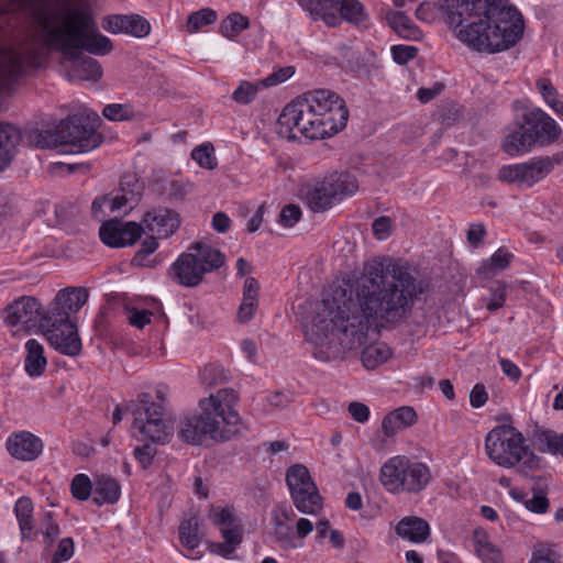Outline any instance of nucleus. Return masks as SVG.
I'll return each instance as SVG.
<instances>
[{"label":"nucleus","mask_w":563,"mask_h":563,"mask_svg":"<svg viewBox=\"0 0 563 563\" xmlns=\"http://www.w3.org/2000/svg\"><path fill=\"white\" fill-rule=\"evenodd\" d=\"M423 292L409 268L390 257L373 260L350 289L335 287L322 299L318 320L305 325L313 355L329 361L339 352L361 346L371 329L398 324L411 312Z\"/></svg>","instance_id":"obj_1"},{"label":"nucleus","mask_w":563,"mask_h":563,"mask_svg":"<svg viewBox=\"0 0 563 563\" xmlns=\"http://www.w3.org/2000/svg\"><path fill=\"white\" fill-rule=\"evenodd\" d=\"M441 8L456 37L472 51L505 52L523 36V15L509 0H442Z\"/></svg>","instance_id":"obj_2"},{"label":"nucleus","mask_w":563,"mask_h":563,"mask_svg":"<svg viewBox=\"0 0 563 563\" xmlns=\"http://www.w3.org/2000/svg\"><path fill=\"white\" fill-rule=\"evenodd\" d=\"M349 110L335 92L316 90L288 103L278 118L279 134L297 139L296 131L310 140L330 137L345 128Z\"/></svg>","instance_id":"obj_3"},{"label":"nucleus","mask_w":563,"mask_h":563,"mask_svg":"<svg viewBox=\"0 0 563 563\" xmlns=\"http://www.w3.org/2000/svg\"><path fill=\"white\" fill-rule=\"evenodd\" d=\"M238 402L239 396L233 388H221L201 399V413L187 416L181 421V439L191 444H201L207 438L214 441L230 440L240 431Z\"/></svg>","instance_id":"obj_4"},{"label":"nucleus","mask_w":563,"mask_h":563,"mask_svg":"<svg viewBox=\"0 0 563 563\" xmlns=\"http://www.w3.org/2000/svg\"><path fill=\"white\" fill-rule=\"evenodd\" d=\"M562 133L561 126L543 109H526L507 129L501 148L510 156L530 153L534 147L555 143Z\"/></svg>","instance_id":"obj_5"},{"label":"nucleus","mask_w":563,"mask_h":563,"mask_svg":"<svg viewBox=\"0 0 563 563\" xmlns=\"http://www.w3.org/2000/svg\"><path fill=\"white\" fill-rule=\"evenodd\" d=\"M488 457L499 466H519L527 474L539 466V457L525 443L523 435L512 426L501 424L492 429L485 438Z\"/></svg>","instance_id":"obj_6"},{"label":"nucleus","mask_w":563,"mask_h":563,"mask_svg":"<svg viewBox=\"0 0 563 563\" xmlns=\"http://www.w3.org/2000/svg\"><path fill=\"white\" fill-rule=\"evenodd\" d=\"M103 142L89 117L75 114L63 120L54 132L40 134L37 145L62 147V153L78 154L96 150Z\"/></svg>","instance_id":"obj_7"},{"label":"nucleus","mask_w":563,"mask_h":563,"mask_svg":"<svg viewBox=\"0 0 563 563\" xmlns=\"http://www.w3.org/2000/svg\"><path fill=\"white\" fill-rule=\"evenodd\" d=\"M225 263V256L219 250L195 242L188 252L181 253L169 268L172 278L185 287L198 286L207 273L219 269Z\"/></svg>","instance_id":"obj_8"},{"label":"nucleus","mask_w":563,"mask_h":563,"mask_svg":"<svg viewBox=\"0 0 563 563\" xmlns=\"http://www.w3.org/2000/svg\"><path fill=\"white\" fill-rule=\"evenodd\" d=\"M431 478L429 467L405 455L388 459L380 468V482L393 494L419 493Z\"/></svg>","instance_id":"obj_9"},{"label":"nucleus","mask_w":563,"mask_h":563,"mask_svg":"<svg viewBox=\"0 0 563 563\" xmlns=\"http://www.w3.org/2000/svg\"><path fill=\"white\" fill-rule=\"evenodd\" d=\"M313 20H322L334 27L342 20L355 25H363L368 15L358 0H296Z\"/></svg>","instance_id":"obj_10"},{"label":"nucleus","mask_w":563,"mask_h":563,"mask_svg":"<svg viewBox=\"0 0 563 563\" xmlns=\"http://www.w3.org/2000/svg\"><path fill=\"white\" fill-rule=\"evenodd\" d=\"M358 188L354 176L333 173L318 181L306 194V200L311 210L323 212L336 201L353 195Z\"/></svg>","instance_id":"obj_11"},{"label":"nucleus","mask_w":563,"mask_h":563,"mask_svg":"<svg viewBox=\"0 0 563 563\" xmlns=\"http://www.w3.org/2000/svg\"><path fill=\"white\" fill-rule=\"evenodd\" d=\"M137 401L139 406L133 410L132 435L139 441L164 442L168 437L164 407L151 401L146 393L141 394Z\"/></svg>","instance_id":"obj_12"},{"label":"nucleus","mask_w":563,"mask_h":563,"mask_svg":"<svg viewBox=\"0 0 563 563\" xmlns=\"http://www.w3.org/2000/svg\"><path fill=\"white\" fill-rule=\"evenodd\" d=\"M553 168V158L537 156L527 162L503 165L498 169L497 179L523 190L544 179Z\"/></svg>","instance_id":"obj_13"},{"label":"nucleus","mask_w":563,"mask_h":563,"mask_svg":"<svg viewBox=\"0 0 563 563\" xmlns=\"http://www.w3.org/2000/svg\"><path fill=\"white\" fill-rule=\"evenodd\" d=\"M286 483L294 505L300 512L313 515L322 508V498L305 465L290 466L286 473Z\"/></svg>","instance_id":"obj_14"},{"label":"nucleus","mask_w":563,"mask_h":563,"mask_svg":"<svg viewBox=\"0 0 563 563\" xmlns=\"http://www.w3.org/2000/svg\"><path fill=\"white\" fill-rule=\"evenodd\" d=\"M296 514L286 505H277L272 510L274 536L279 547L284 550H294L303 547V539L313 531V523L307 518H299L295 531L289 521L295 519Z\"/></svg>","instance_id":"obj_15"},{"label":"nucleus","mask_w":563,"mask_h":563,"mask_svg":"<svg viewBox=\"0 0 563 563\" xmlns=\"http://www.w3.org/2000/svg\"><path fill=\"white\" fill-rule=\"evenodd\" d=\"M47 311L32 296H22L10 303L4 310V322L9 327H19L26 332L46 324Z\"/></svg>","instance_id":"obj_16"},{"label":"nucleus","mask_w":563,"mask_h":563,"mask_svg":"<svg viewBox=\"0 0 563 563\" xmlns=\"http://www.w3.org/2000/svg\"><path fill=\"white\" fill-rule=\"evenodd\" d=\"M42 330L51 346L60 354L74 357L81 353V339L73 322L47 316L46 324Z\"/></svg>","instance_id":"obj_17"},{"label":"nucleus","mask_w":563,"mask_h":563,"mask_svg":"<svg viewBox=\"0 0 563 563\" xmlns=\"http://www.w3.org/2000/svg\"><path fill=\"white\" fill-rule=\"evenodd\" d=\"M143 231V227L136 222H121L112 219L101 224L99 236L110 247H125L133 245Z\"/></svg>","instance_id":"obj_18"},{"label":"nucleus","mask_w":563,"mask_h":563,"mask_svg":"<svg viewBox=\"0 0 563 563\" xmlns=\"http://www.w3.org/2000/svg\"><path fill=\"white\" fill-rule=\"evenodd\" d=\"M88 300V291L82 287H68L59 290L47 311V316L69 321V314L78 312Z\"/></svg>","instance_id":"obj_19"},{"label":"nucleus","mask_w":563,"mask_h":563,"mask_svg":"<svg viewBox=\"0 0 563 563\" xmlns=\"http://www.w3.org/2000/svg\"><path fill=\"white\" fill-rule=\"evenodd\" d=\"M102 27L112 34H128L143 38L151 32L150 22L139 14H110L103 18Z\"/></svg>","instance_id":"obj_20"},{"label":"nucleus","mask_w":563,"mask_h":563,"mask_svg":"<svg viewBox=\"0 0 563 563\" xmlns=\"http://www.w3.org/2000/svg\"><path fill=\"white\" fill-rule=\"evenodd\" d=\"M5 446L11 456L24 462L34 461L43 451L42 440L29 431L10 435Z\"/></svg>","instance_id":"obj_21"},{"label":"nucleus","mask_w":563,"mask_h":563,"mask_svg":"<svg viewBox=\"0 0 563 563\" xmlns=\"http://www.w3.org/2000/svg\"><path fill=\"white\" fill-rule=\"evenodd\" d=\"M145 228L158 239H166L174 234L180 221L178 214L170 209L158 208L144 214Z\"/></svg>","instance_id":"obj_22"},{"label":"nucleus","mask_w":563,"mask_h":563,"mask_svg":"<svg viewBox=\"0 0 563 563\" xmlns=\"http://www.w3.org/2000/svg\"><path fill=\"white\" fill-rule=\"evenodd\" d=\"M475 553L482 563H505L501 549L492 541L488 532L478 527L472 536Z\"/></svg>","instance_id":"obj_23"},{"label":"nucleus","mask_w":563,"mask_h":563,"mask_svg":"<svg viewBox=\"0 0 563 563\" xmlns=\"http://www.w3.org/2000/svg\"><path fill=\"white\" fill-rule=\"evenodd\" d=\"M417 421V412L412 407H399L386 415L382 422V429L387 438L413 426Z\"/></svg>","instance_id":"obj_24"},{"label":"nucleus","mask_w":563,"mask_h":563,"mask_svg":"<svg viewBox=\"0 0 563 563\" xmlns=\"http://www.w3.org/2000/svg\"><path fill=\"white\" fill-rule=\"evenodd\" d=\"M92 503L97 506L115 504L121 496V487L117 479L108 475H97L93 479Z\"/></svg>","instance_id":"obj_25"},{"label":"nucleus","mask_w":563,"mask_h":563,"mask_svg":"<svg viewBox=\"0 0 563 563\" xmlns=\"http://www.w3.org/2000/svg\"><path fill=\"white\" fill-rule=\"evenodd\" d=\"M396 533L410 542L422 543L430 536V526L422 518L405 517L397 523Z\"/></svg>","instance_id":"obj_26"},{"label":"nucleus","mask_w":563,"mask_h":563,"mask_svg":"<svg viewBox=\"0 0 563 563\" xmlns=\"http://www.w3.org/2000/svg\"><path fill=\"white\" fill-rule=\"evenodd\" d=\"M47 366L43 345L35 339L25 342L24 369L30 377H40Z\"/></svg>","instance_id":"obj_27"},{"label":"nucleus","mask_w":563,"mask_h":563,"mask_svg":"<svg viewBox=\"0 0 563 563\" xmlns=\"http://www.w3.org/2000/svg\"><path fill=\"white\" fill-rule=\"evenodd\" d=\"M102 76V68L99 62L92 57L77 60L68 73L69 80L80 79L98 81Z\"/></svg>","instance_id":"obj_28"},{"label":"nucleus","mask_w":563,"mask_h":563,"mask_svg":"<svg viewBox=\"0 0 563 563\" xmlns=\"http://www.w3.org/2000/svg\"><path fill=\"white\" fill-rule=\"evenodd\" d=\"M16 519L19 521L23 539H32L35 534L33 525V504L29 497H21L14 506Z\"/></svg>","instance_id":"obj_29"},{"label":"nucleus","mask_w":563,"mask_h":563,"mask_svg":"<svg viewBox=\"0 0 563 563\" xmlns=\"http://www.w3.org/2000/svg\"><path fill=\"white\" fill-rule=\"evenodd\" d=\"M393 355L391 349L383 342L367 345L362 352V363L367 369H375Z\"/></svg>","instance_id":"obj_30"},{"label":"nucleus","mask_w":563,"mask_h":563,"mask_svg":"<svg viewBox=\"0 0 563 563\" xmlns=\"http://www.w3.org/2000/svg\"><path fill=\"white\" fill-rule=\"evenodd\" d=\"M536 88L544 103L556 114L563 115V101L555 86L549 78L541 77L536 81Z\"/></svg>","instance_id":"obj_31"},{"label":"nucleus","mask_w":563,"mask_h":563,"mask_svg":"<svg viewBox=\"0 0 563 563\" xmlns=\"http://www.w3.org/2000/svg\"><path fill=\"white\" fill-rule=\"evenodd\" d=\"M223 538L222 542L214 544L218 553L228 556L233 553L242 541V529L236 522L219 529Z\"/></svg>","instance_id":"obj_32"},{"label":"nucleus","mask_w":563,"mask_h":563,"mask_svg":"<svg viewBox=\"0 0 563 563\" xmlns=\"http://www.w3.org/2000/svg\"><path fill=\"white\" fill-rule=\"evenodd\" d=\"M514 258V254L506 247H499L488 260L484 261L479 272L484 275L494 276L505 271Z\"/></svg>","instance_id":"obj_33"},{"label":"nucleus","mask_w":563,"mask_h":563,"mask_svg":"<svg viewBox=\"0 0 563 563\" xmlns=\"http://www.w3.org/2000/svg\"><path fill=\"white\" fill-rule=\"evenodd\" d=\"M249 26L250 20L247 16L239 12H232L221 21L219 31L224 37L234 40L242 31L249 29Z\"/></svg>","instance_id":"obj_34"},{"label":"nucleus","mask_w":563,"mask_h":563,"mask_svg":"<svg viewBox=\"0 0 563 563\" xmlns=\"http://www.w3.org/2000/svg\"><path fill=\"white\" fill-rule=\"evenodd\" d=\"M179 539L188 550H195L200 544L197 518H189L180 523Z\"/></svg>","instance_id":"obj_35"},{"label":"nucleus","mask_w":563,"mask_h":563,"mask_svg":"<svg viewBox=\"0 0 563 563\" xmlns=\"http://www.w3.org/2000/svg\"><path fill=\"white\" fill-rule=\"evenodd\" d=\"M137 199V195L133 191L125 192L122 190L121 194L109 197V212L125 216L134 208Z\"/></svg>","instance_id":"obj_36"},{"label":"nucleus","mask_w":563,"mask_h":563,"mask_svg":"<svg viewBox=\"0 0 563 563\" xmlns=\"http://www.w3.org/2000/svg\"><path fill=\"white\" fill-rule=\"evenodd\" d=\"M218 14L210 8H203L189 14L186 29L189 33H195L202 27L217 21Z\"/></svg>","instance_id":"obj_37"},{"label":"nucleus","mask_w":563,"mask_h":563,"mask_svg":"<svg viewBox=\"0 0 563 563\" xmlns=\"http://www.w3.org/2000/svg\"><path fill=\"white\" fill-rule=\"evenodd\" d=\"M191 158L205 169L212 170L218 166L214 147L211 143H203L196 146L191 152Z\"/></svg>","instance_id":"obj_38"},{"label":"nucleus","mask_w":563,"mask_h":563,"mask_svg":"<svg viewBox=\"0 0 563 563\" xmlns=\"http://www.w3.org/2000/svg\"><path fill=\"white\" fill-rule=\"evenodd\" d=\"M93 482L86 474H77L70 483V493L77 500L84 501L93 495Z\"/></svg>","instance_id":"obj_39"},{"label":"nucleus","mask_w":563,"mask_h":563,"mask_svg":"<svg viewBox=\"0 0 563 563\" xmlns=\"http://www.w3.org/2000/svg\"><path fill=\"white\" fill-rule=\"evenodd\" d=\"M102 114L110 121H128L136 118V112L131 104L111 103L103 108Z\"/></svg>","instance_id":"obj_40"},{"label":"nucleus","mask_w":563,"mask_h":563,"mask_svg":"<svg viewBox=\"0 0 563 563\" xmlns=\"http://www.w3.org/2000/svg\"><path fill=\"white\" fill-rule=\"evenodd\" d=\"M200 378L207 387L218 386L228 379V374L222 366L210 364L203 367Z\"/></svg>","instance_id":"obj_41"},{"label":"nucleus","mask_w":563,"mask_h":563,"mask_svg":"<svg viewBox=\"0 0 563 563\" xmlns=\"http://www.w3.org/2000/svg\"><path fill=\"white\" fill-rule=\"evenodd\" d=\"M41 533L43 536V542L46 545H51L59 536V527L52 511L44 512L41 522Z\"/></svg>","instance_id":"obj_42"},{"label":"nucleus","mask_w":563,"mask_h":563,"mask_svg":"<svg viewBox=\"0 0 563 563\" xmlns=\"http://www.w3.org/2000/svg\"><path fill=\"white\" fill-rule=\"evenodd\" d=\"M260 87H263L261 81L253 84L244 80L234 90L233 99L239 103L247 104L255 99Z\"/></svg>","instance_id":"obj_43"},{"label":"nucleus","mask_w":563,"mask_h":563,"mask_svg":"<svg viewBox=\"0 0 563 563\" xmlns=\"http://www.w3.org/2000/svg\"><path fill=\"white\" fill-rule=\"evenodd\" d=\"M156 235L147 236L143 240L140 250L134 255L132 263L137 266H146V257L154 253L158 247Z\"/></svg>","instance_id":"obj_44"},{"label":"nucleus","mask_w":563,"mask_h":563,"mask_svg":"<svg viewBox=\"0 0 563 563\" xmlns=\"http://www.w3.org/2000/svg\"><path fill=\"white\" fill-rule=\"evenodd\" d=\"M387 19L390 25L404 36L410 37L416 32L411 21L401 12H389Z\"/></svg>","instance_id":"obj_45"},{"label":"nucleus","mask_w":563,"mask_h":563,"mask_svg":"<svg viewBox=\"0 0 563 563\" xmlns=\"http://www.w3.org/2000/svg\"><path fill=\"white\" fill-rule=\"evenodd\" d=\"M260 284L254 277H246L243 286V298L241 303L258 307Z\"/></svg>","instance_id":"obj_46"},{"label":"nucleus","mask_w":563,"mask_h":563,"mask_svg":"<svg viewBox=\"0 0 563 563\" xmlns=\"http://www.w3.org/2000/svg\"><path fill=\"white\" fill-rule=\"evenodd\" d=\"M209 519L219 529L235 522V518L230 508L212 507L209 511Z\"/></svg>","instance_id":"obj_47"},{"label":"nucleus","mask_w":563,"mask_h":563,"mask_svg":"<svg viewBox=\"0 0 563 563\" xmlns=\"http://www.w3.org/2000/svg\"><path fill=\"white\" fill-rule=\"evenodd\" d=\"M129 323L137 329H143L151 322V318L154 314L152 310L128 308L126 309Z\"/></svg>","instance_id":"obj_48"},{"label":"nucleus","mask_w":563,"mask_h":563,"mask_svg":"<svg viewBox=\"0 0 563 563\" xmlns=\"http://www.w3.org/2000/svg\"><path fill=\"white\" fill-rule=\"evenodd\" d=\"M75 551V544L71 538H64L59 541L57 550L53 555L52 563H62L68 561Z\"/></svg>","instance_id":"obj_49"},{"label":"nucleus","mask_w":563,"mask_h":563,"mask_svg":"<svg viewBox=\"0 0 563 563\" xmlns=\"http://www.w3.org/2000/svg\"><path fill=\"white\" fill-rule=\"evenodd\" d=\"M554 552L550 544L538 543L534 545L529 563H554Z\"/></svg>","instance_id":"obj_50"},{"label":"nucleus","mask_w":563,"mask_h":563,"mask_svg":"<svg viewBox=\"0 0 563 563\" xmlns=\"http://www.w3.org/2000/svg\"><path fill=\"white\" fill-rule=\"evenodd\" d=\"M418 48L410 45H395L391 47L394 60L399 65H405L417 56Z\"/></svg>","instance_id":"obj_51"},{"label":"nucleus","mask_w":563,"mask_h":563,"mask_svg":"<svg viewBox=\"0 0 563 563\" xmlns=\"http://www.w3.org/2000/svg\"><path fill=\"white\" fill-rule=\"evenodd\" d=\"M393 221L389 217L382 216L372 224L373 234L378 240H386L391 234Z\"/></svg>","instance_id":"obj_52"},{"label":"nucleus","mask_w":563,"mask_h":563,"mask_svg":"<svg viewBox=\"0 0 563 563\" xmlns=\"http://www.w3.org/2000/svg\"><path fill=\"white\" fill-rule=\"evenodd\" d=\"M294 73L295 70L291 66L282 67L261 80V85L263 87L276 86L289 79Z\"/></svg>","instance_id":"obj_53"},{"label":"nucleus","mask_w":563,"mask_h":563,"mask_svg":"<svg viewBox=\"0 0 563 563\" xmlns=\"http://www.w3.org/2000/svg\"><path fill=\"white\" fill-rule=\"evenodd\" d=\"M300 217H301L300 208L295 205H288L282 209L280 214H279V222L284 227L291 228L300 220Z\"/></svg>","instance_id":"obj_54"},{"label":"nucleus","mask_w":563,"mask_h":563,"mask_svg":"<svg viewBox=\"0 0 563 563\" xmlns=\"http://www.w3.org/2000/svg\"><path fill=\"white\" fill-rule=\"evenodd\" d=\"M91 214L98 221L110 214L108 196L98 197L92 201Z\"/></svg>","instance_id":"obj_55"},{"label":"nucleus","mask_w":563,"mask_h":563,"mask_svg":"<svg viewBox=\"0 0 563 563\" xmlns=\"http://www.w3.org/2000/svg\"><path fill=\"white\" fill-rule=\"evenodd\" d=\"M488 399L487 391L483 385L476 384L470 394V404L473 408H481Z\"/></svg>","instance_id":"obj_56"},{"label":"nucleus","mask_w":563,"mask_h":563,"mask_svg":"<svg viewBox=\"0 0 563 563\" xmlns=\"http://www.w3.org/2000/svg\"><path fill=\"white\" fill-rule=\"evenodd\" d=\"M349 412L352 418L360 423L366 422L369 417V408L362 402H351L349 406Z\"/></svg>","instance_id":"obj_57"},{"label":"nucleus","mask_w":563,"mask_h":563,"mask_svg":"<svg viewBox=\"0 0 563 563\" xmlns=\"http://www.w3.org/2000/svg\"><path fill=\"white\" fill-rule=\"evenodd\" d=\"M528 510L536 514H544L549 508V500L544 495H534L526 501Z\"/></svg>","instance_id":"obj_58"},{"label":"nucleus","mask_w":563,"mask_h":563,"mask_svg":"<svg viewBox=\"0 0 563 563\" xmlns=\"http://www.w3.org/2000/svg\"><path fill=\"white\" fill-rule=\"evenodd\" d=\"M154 454L155 450L150 444H144L143 446H139L134 450L136 460L143 465L144 468L152 463Z\"/></svg>","instance_id":"obj_59"},{"label":"nucleus","mask_w":563,"mask_h":563,"mask_svg":"<svg viewBox=\"0 0 563 563\" xmlns=\"http://www.w3.org/2000/svg\"><path fill=\"white\" fill-rule=\"evenodd\" d=\"M506 301V288L504 286H499L492 292V298L487 303V309L490 311L497 310L504 306Z\"/></svg>","instance_id":"obj_60"},{"label":"nucleus","mask_w":563,"mask_h":563,"mask_svg":"<svg viewBox=\"0 0 563 563\" xmlns=\"http://www.w3.org/2000/svg\"><path fill=\"white\" fill-rule=\"evenodd\" d=\"M545 444L549 452L553 454H560L563 456V433L549 434L545 438Z\"/></svg>","instance_id":"obj_61"},{"label":"nucleus","mask_w":563,"mask_h":563,"mask_svg":"<svg viewBox=\"0 0 563 563\" xmlns=\"http://www.w3.org/2000/svg\"><path fill=\"white\" fill-rule=\"evenodd\" d=\"M231 220L224 212H217L212 218V228L220 233L229 230Z\"/></svg>","instance_id":"obj_62"},{"label":"nucleus","mask_w":563,"mask_h":563,"mask_svg":"<svg viewBox=\"0 0 563 563\" xmlns=\"http://www.w3.org/2000/svg\"><path fill=\"white\" fill-rule=\"evenodd\" d=\"M485 235V229L483 224H472L467 230V241L472 245H477Z\"/></svg>","instance_id":"obj_63"},{"label":"nucleus","mask_w":563,"mask_h":563,"mask_svg":"<svg viewBox=\"0 0 563 563\" xmlns=\"http://www.w3.org/2000/svg\"><path fill=\"white\" fill-rule=\"evenodd\" d=\"M500 367L505 375L510 377L514 380L519 379L521 372L519 367L510 360L501 358L500 360Z\"/></svg>","instance_id":"obj_64"}]
</instances>
